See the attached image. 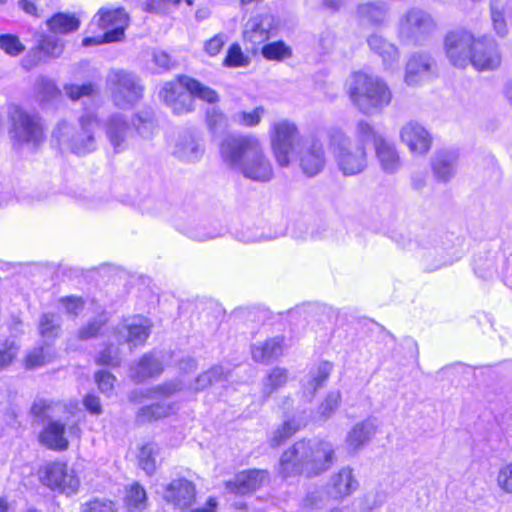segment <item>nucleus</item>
<instances>
[{
	"label": "nucleus",
	"instance_id": "obj_1",
	"mask_svg": "<svg viewBox=\"0 0 512 512\" xmlns=\"http://www.w3.org/2000/svg\"><path fill=\"white\" fill-rule=\"evenodd\" d=\"M443 52L451 66L459 69L471 66L479 73L496 71L503 61L500 46L492 36L478 35L465 27L445 33Z\"/></svg>",
	"mask_w": 512,
	"mask_h": 512
},
{
	"label": "nucleus",
	"instance_id": "obj_2",
	"mask_svg": "<svg viewBox=\"0 0 512 512\" xmlns=\"http://www.w3.org/2000/svg\"><path fill=\"white\" fill-rule=\"evenodd\" d=\"M336 460V449L325 438L312 440L304 437L293 442L280 455L278 473L284 478H314L331 469Z\"/></svg>",
	"mask_w": 512,
	"mask_h": 512
},
{
	"label": "nucleus",
	"instance_id": "obj_3",
	"mask_svg": "<svg viewBox=\"0 0 512 512\" xmlns=\"http://www.w3.org/2000/svg\"><path fill=\"white\" fill-rule=\"evenodd\" d=\"M222 159L232 165L240 164L245 155H253L242 166L245 178L258 182H268L274 176L273 165L265 153L259 138L250 134H229L219 145Z\"/></svg>",
	"mask_w": 512,
	"mask_h": 512
},
{
	"label": "nucleus",
	"instance_id": "obj_4",
	"mask_svg": "<svg viewBox=\"0 0 512 512\" xmlns=\"http://www.w3.org/2000/svg\"><path fill=\"white\" fill-rule=\"evenodd\" d=\"M345 92L354 107L363 114L380 112L393 101V92L388 82L365 69L350 73Z\"/></svg>",
	"mask_w": 512,
	"mask_h": 512
},
{
	"label": "nucleus",
	"instance_id": "obj_5",
	"mask_svg": "<svg viewBox=\"0 0 512 512\" xmlns=\"http://www.w3.org/2000/svg\"><path fill=\"white\" fill-rule=\"evenodd\" d=\"M159 95L175 116L193 113L196 109L195 99L211 105L220 100L215 89L186 74H178L172 81L164 83Z\"/></svg>",
	"mask_w": 512,
	"mask_h": 512
},
{
	"label": "nucleus",
	"instance_id": "obj_6",
	"mask_svg": "<svg viewBox=\"0 0 512 512\" xmlns=\"http://www.w3.org/2000/svg\"><path fill=\"white\" fill-rule=\"evenodd\" d=\"M80 131L74 135L73 128L65 121L58 123L53 138L59 146L71 150L77 155H85L94 151V128L96 126L95 109L92 105L79 119Z\"/></svg>",
	"mask_w": 512,
	"mask_h": 512
},
{
	"label": "nucleus",
	"instance_id": "obj_7",
	"mask_svg": "<svg viewBox=\"0 0 512 512\" xmlns=\"http://www.w3.org/2000/svg\"><path fill=\"white\" fill-rule=\"evenodd\" d=\"M197 497L196 484L183 476L172 479L163 487L164 502L179 512H217L219 503L216 497L210 496L203 506L194 507Z\"/></svg>",
	"mask_w": 512,
	"mask_h": 512
},
{
	"label": "nucleus",
	"instance_id": "obj_8",
	"mask_svg": "<svg viewBox=\"0 0 512 512\" xmlns=\"http://www.w3.org/2000/svg\"><path fill=\"white\" fill-rule=\"evenodd\" d=\"M269 140L273 157L281 168L290 166L294 152L303 143L299 126L288 119L271 125Z\"/></svg>",
	"mask_w": 512,
	"mask_h": 512
},
{
	"label": "nucleus",
	"instance_id": "obj_9",
	"mask_svg": "<svg viewBox=\"0 0 512 512\" xmlns=\"http://www.w3.org/2000/svg\"><path fill=\"white\" fill-rule=\"evenodd\" d=\"M107 86L114 106L119 109H131L144 97L145 87L140 79L124 70L112 71Z\"/></svg>",
	"mask_w": 512,
	"mask_h": 512
},
{
	"label": "nucleus",
	"instance_id": "obj_10",
	"mask_svg": "<svg viewBox=\"0 0 512 512\" xmlns=\"http://www.w3.org/2000/svg\"><path fill=\"white\" fill-rule=\"evenodd\" d=\"M10 137L15 145L37 146L43 140V126L36 114H30L18 106L9 110Z\"/></svg>",
	"mask_w": 512,
	"mask_h": 512
},
{
	"label": "nucleus",
	"instance_id": "obj_11",
	"mask_svg": "<svg viewBox=\"0 0 512 512\" xmlns=\"http://www.w3.org/2000/svg\"><path fill=\"white\" fill-rule=\"evenodd\" d=\"M99 26L103 34L98 36L99 44H110L124 41L131 18L123 7L102 8L98 10Z\"/></svg>",
	"mask_w": 512,
	"mask_h": 512
},
{
	"label": "nucleus",
	"instance_id": "obj_12",
	"mask_svg": "<svg viewBox=\"0 0 512 512\" xmlns=\"http://www.w3.org/2000/svg\"><path fill=\"white\" fill-rule=\"evenodd\" d=\"M42 482L52 490L67 495L77 491L80 481L75 471L63 462H53L45 466Z\"/></svg>",
	"mask_w": 512,
	"mask_h": 512
},
{
	"label": "nucleus",
	"instance_id": "obj_13",
	"mask_svg": "<svg viewBox=\"0 0 512 512\" xmlns=\"http://www.w3.org/2000/svg\"><path fill=\"white\" fill-rule=\"evenodd\" d=\"M335 161L337 168L344 176L358 175L368 167V153L363 143L338 146Z\"/></svg>",
	"mask_w": 512,
	"mask_h": 512
},
{
	"label": "nucleus",
	"instance_id": "obj_14",
	"mask_svg": "<svg viewBox=\"0 0 512 512\" xmlns=\"http://www.w3.org/2000/svg\"><path fill=\"white\" fill-rule=\"evenodd\" d=\"M293 156H295L300 170L307 177L318 175L326 166L325 148L319 140L302 143Z\"/></svg>",
	"mask_w": 512,
	"mask_h": 512
},
{
	"label": "nucleus",
	"instance_id": "obj_15",
	"mask_svg": "<svg viewBox=\"0 0 512 512\" xmlns=\"http://www.w3.org/2000/svg\"><path fill=\"white\" fill-rule=\"evenodd\" d=\"M78 427L67 420H50L40 433V442L49 449L63 451L68 448L69 438L76 436Z\"/></svg>",
	"mask_w": 512,
	"mask_h": 512
},
{
	"label": "nucleus",
	"instance_id": "obj_16",
	"mask_svg": "<svg viewBox=\"0 0 512 512\" xmlns=\"http://www.w3.org/2000/svg\"><path fill=\"white\" fill-rule=\"evenodd\" d=\"M269 480V472L264 469H247L235 474L224 483L226 490L235 495H247L261 489Z\"/></svg>",
	"mask_w": 512,
	"mask_h": 512
},
{
	"label": "nucleus",
	"instance_id": "obj_17",
	"mask_svg": "<svg viewBox=\"0 0 512 512\" xmlns=\"http://www.w3.org/2000/svg\"><path fill=\"white\" fill-rule=\"evenodd\" d=\"M400 139L414 155H426L432 148L433 136L421 124L410 121L400 130Z\"/></svg>",
	"mask_w": 512,
	"mask_h": 512
},
{
	"label": "nucleus",
	"instance_id": "obj_18",
	"mask_svg": "<svg viewBox=\"0 0 512 512\" xmlns=\"http://www.w3.org/2000/svg\"><path fill=\"white\" fill-rule=\"evenodd\" d=\"M434 61L424 53L412 54L405 64L404 82L408 86L421 84L433 73Z\"/></svg>",
	"mask_w": 512,
	"mask_h": 512
},
{
	"label": "nucleus",
	"instance_id": "obj_19",
	"mask_svg": "<svg viewBox=\"0 0 512 512\" xmlns=\"http://www.w3.org/2000/svg\"><path fill=\"white\" fill-rule=\"evenodd\" d=\"M359 483L350 467H342L334 473L327 485V493L333 500L340 501L354 493Z\"/></svg>",
	"mask_w": 512,
	"mask_h": 512
},
{
	"label": "nucleus",
	"instance_id": "obj_20",
	"mask_svg": "<svg viewBox=\"0 0 512 512\" xmlns=\"http://www.w3.org/2000/svg\"><path fill=\"white\" fill-rule=\"evenodd\" d=\"M373 150L375 158L384 172L394 173L401 167V158L397 147L387 137L377 138Z\"/></svg>",
	"mask_w": 512,
	"mask_h": 512
},
{
	"label": "nucleus",
	"instance_id": "obj_21",
	"mask_svg": "<svg viewBox=\"0 0 512 512\" xmlns=\"http://www.w3.org/2000/svg\"><path fill=\"white\" fill-rule=\"evenodd\" d=\"M165 370V365L153 353L143 354L135 363L132 378L137 383L160 377Z\"/></svg>",
	"mask_w": 512,
	"mask_h": 512
},
{
	"label": "nucleus",
	"instance_id": "obj_22",
	"mask_svg": "<svg viewBox=\"0 0 512 512\" xmlns=\"http://www.w3.org/2000/svg\"><path fill=\"white\" fill-rule=\"evenodd\" d=\"M178 407L175 402L158 401L142 406L136 413L138 423H152L176 415Z\"/></svg>",
	"mask_w": 512,
	"mask_h": 512
},
{
	"label": "nucleus",
	"instance_id": "obj_23",
	"mask_svg": "<svg viewBox=\"0 0 512 512\" xmlns=\"http://www.w3.org/2000/svg\"><path fill=\"white\" fill-rule=\"evenodd\" d=\"M270 38V30L264 26L263 17L257 16L252 20L249 29L243 32V40L248 44L251 55H257L263 51V46Z\"/></svg>",
	"mask_w": 512,
	"mask_h": 512
},
{
	"label": "nucleus",
	"instance_id": "obj_24",
	"mask_svg": "<svg viewBox=\"0 0 512 512\" xmlns=\"http://www.w3.org/2000/svg\"><path fill=\"white\" fill-rule=\"evenodd\" d=\"M126 330L125 342L131 347L143 346L151 333L152 323L149 319L136 316L124 326Z\"/></svg>",
	"mask_w": 512,
	"mask_h": 512
},
{
	"label": "nucleus",
	"instance_id": "obj_25",
	"mask_svg": "<svg viewBox=\"0 0 512 512\" xmlns=\"http://www.w3.org/2000/svg\"><path fill=\"white\" fill-rule=\"evenodd\" d=\"M284 339L274 337L266 339L260 345L252 348V358L257 363L268 364L283 354Z\"/></svg>",
	"mask_w": 512,
	"mask_h": 512
},
{
	"label": "nucleus",
	"instance_id": "obj_26",
	"mask_svg": "<svg viewBox=\"0 0 512 512\" xmlns=\"http://www.w3.org/2000/svg\"><path fill=\"white\" fill-rule=\"evenodd\" d=\"M376 430L377 427L368 420L359 422L348 433L347 443L352 449L357 450L371 439Z\"/></svg>",
	"mask_w": 512,
	"mask_h": 512
},
{
	"label": "nucleus",
	"instance_id": "obj_27",
	"mask_svg": "<svg viewBox=\"0 0 512 512\" xmlns=\"http://www.w3.org/2000/svg\"><path fill=\"white\" fill-rule=\"evenodd\" d=\"M128 511H143L147 507L148 496L145 488L139 482H133L125 488L123 499Z\"/></svg>",
	"mask_w": 512,
	"mask_h": 512
},
{
	"label": "nucleus",
	"instance_id": "obj_28",
	"mask_svg": "<svg viewBox=\"0 0 512 512\" xmlns=\"http://www.w3.org/2000/svg\"><path fill=\"white\" fill-rule=\"evenodd\" d=\"M159 453V447L156 443H143L138 450L137 463L147 475L152 476L157 469L156 457Z\"/></svg>",
	"mask_w": 512,
	"mask_h": 512
},
{
	"label": "nucleus",
	"instance_id": "obj_29",
	"mask_svg": "<svg viewBox=\"0 0 512 512\" xmlns=\"http://www.w3.org/2000/svg\"><path fill=\"white\" fill-rule=\"evenodd\" d=\"M250 64L249 53H246L238 42H233L228 46L221 61V65L228 69L248 67Z\"/></svg>",
	"mask_w": 512,
	"mask_h": 512
},
{
	"label": "nucleus",
	"instance_id": "obj_30",
	"mask_svg": "<svg viewBox=\"0 0 512 512\" xmlns=\"http://www.w3.org/2000/svg\"><path fill=\"white\" fill-rule=\"evenodd\" d=\"M49 30L55 34H68L75 32L80 27L79 19L69 13H56L47 21Z\"/></svg>",
	"mask_w": 512,
	"mask_h": 512
},
{
	"label": "nucleus",
	"instance_id": "obj_31",
	"mask_svg": "<svg viewBox=\"0 0 512 512\" xmlns=\"http://www.w3.org/2000/svg\"><path fill=\"white\" fill-rule=\"evenodd\" d=\"M455 158L446 152H437L431 161V168L440 181H448L453 175Z\"/></svg>",
	"mask_w": 512,
	"mask_h": 512
},
{
	"label": "nucleus",
	"instance_id": "obj_32",
	"mask_svg": "<svg viewBox=\"0 0 512 512\" xmlns=\"http://www.w3.org/2000/svg\"><path fill=\"white\" fill-rule=\"evenodd\" d=\"M301 430V425L294 419L283 421L269 439L271 448H278Z\"/></svg>",
	"mask_w": 512,
	"mask_h": 512
},
{
	"label": "nucleus",
	"instance_id": "obj_33",
	"mask_svg": "<svg viewBox=\"0 0 512 512\" xmlns=\"http://www.w3.org/2000/svg\"><path fill=\"white\" fill-rule=\"evenodd\" d=\"M268 61L282 62L292 57V48L283 40L267 42L260 53Z\"/></svg>",
	"mask_w": 512,
	"mask_h": 512
},
{
	"label": "nucleus",
	"instance_id": "obj_34",
	"mask_svg": "<svg viewBox=\"0 0 512 512\" xmlns=\"http://www.w3.org/2000/svg\"><path fill=\"white\" fill-rule=\"evenodd\" d=\"M226 380V375L220 366H212L200 373L194 381V390L200 392L212 385Z\"/></svg>",
	"mask_w": 512,
	"mask_h": 512
},
{
	"label": "nucleus",
	"instance_id": "obj_35",
	"mask_svg": "<svg viewBox=\"0 0 512 512\" xmlns=\"http://www.w3.org/2000/svg\"><path fill=\"white\" fill-rule=\"evenodd\" d=\"M128 129V123L119 117H113L107 122L106 133L115 148L119 147L124 142Z\"/></svg>",
	"mask_w": 512,
	"mask_h": 512
},
{
	"label": "nucleus",
	"instance_id": "obj_36",
	"mask_svg": "<svg viewBox=\"0 0 512 512\" xmlns=\"http://www.w3.org/2000/svg\"><path fill=\"white\" fill-rule=\"evenodd\" d=\"M182 387L180 383L175 381H165L155 385L142 393V397L146 399H166L180 392Z\"/></svg>",
	"mask_w": 512,
	"mask_h": 512
},
{
	"label": "nucleus",
	"instance_id": "obj_37",
	"mask_svg": "<svg viewBox=\"0 0 512 512\" xmlns=\"http://www.w3.org/2000/svg\"><path fill=\"white\" fill-rule=\"evenodd\" d=\"M61 326L60 317L54 313H45L41 316L39 330L42 337L52 339L58 336Z\"/></svg>",
	"mask_w": 512,
	"mask_h": 512
},
{
	"label": "nucleus",
	"instance_id": "obj_38",
	"mask_svg": "<svg viewBox=\"0 0 512 512\" xmlns=\"http://www.w3.org/2000/svg\"><path fill=\"white\" fill-rule=\"evenodd\" d=\"M38 49L47 57L58 58L64 50V42L55 36L46 35L39 41Z\"/></svg>",
	"mask_w": 512,
	"mask_h": 512
},
{
	"label": "nucleus",
	"instance_id": "obj_39",
	"mask_svg": "<svg viewBox=\"0 0 512 512\" xmlns=\"http://www.w3.org/2000/svg\"><path fill=\"white\" fill-rule=\"evenodd\" d=\"M227 35L217 33L203 42L202 50L208 58L218 57L224 50L227 43Z\"/></svg>",
	"mask_w": 512,
	"mask_h": 512
},
{
	"label": "nucleus",
	"instance_id": "obj_40",
	"mask_svg": "<svg viewBox=\"0 0 512 512\" xmlns=\"http://www.w3.org/2000/svg\"><path fill=\"white\" fill-rule=\"evenodd\" d=\"M156 122L149 113H136L132 118V127L142 136L153 135L156 129Z\"/></svg>",
	"mask_w": 512,
	"mask_h": 512
},
{
	"label": "nucleus",
	"instance_id": "obj_41",
	"mask_svg": "<svg viewBox=\"0 0 512 512\" xmlns=\"http://www.w3.org/2000/svg\"><path fill=\"white\" fill-rule=\"evenodd\" d=\"M182 2L183 0H145L143 10L151 14L166 15Z\"/></svg>",
	"mask_w": 512,
	"mask_h": 512
},
{
	"label": "nucleus",
	"instance_id": "obj_42",
	"mask_svg": "<svg viewBox=\"0 0 512 512\" xmlns=\"http://www.w3.org/2000/svg\"><path fill=\"white\" fill-rule=\"evenodd\" d=\"M66 96L72 101H78L88 98L92 102L94 100V86L91 83L87 84H66L64 86Z\"/></svg>",
	"mask_w": 512,
	"mask_h": 512
},
{
	"label": "nucleus",
	"instance_id": "obj_43",
	"mask_svg": "<svg viewBox=\"0 0 512 512\" xmlns=\"http://www.w3.org/2000/svg\"><path fill=\"white\" fill-rule=\"evenodd\" d=\"M51 354L49 352V347H37L31 350L25 359L26 368L34 369L40 366L45 365L50 362Z\"/></svg>",
	"mask_w": 512,
	"mask_h": 512
},
{
	"label": "nucleus",
	"instance_id": "obj_44",
	"mask_svg": "<svg viewBox=\"0 0 512 512\" xmlns=\"http://www.w3.org/2000/svg\"><path fill=\"white\" fill-rule=\"evenodd\" d=\"M19 345L12 339L0 343V369L9 366L16 358Z\"/></svg>",
	"mask_w": 512,
	"mask_h": 512
},
{
	"label": "nucleus",
	"instance_id": "obj_45",
	"mask_svg": "<svg viewBox=\"0 0 512 512\" xmlns=\"http://www.w3.org/2000/svg\"><path fill=\"white\" fill-rule=\"evenodd\" d=\"M265 113L262 106L255 107L251 111H242L238 114L239 123L243 127L252 128L258 126Z\"/></svg>",
	"mask_w": 512,
	"mask_h": 512
},
{
	"label": "nucleus",
	"instance_id": "obj_46",
	"mask_svg": "<svg viewBox=\"0 0 512 512\" xmlns=\"http://www.w3.org/2000/svg\"><path fill=\"white\" fill-rule=\"evenodd\" d=\"M288 381V371L285 368H273L267 375V387L273 392L286 385Z\"/></svg>",
	"mask_w": 512,
	"mask_h": 512
},
{
	"label": "nucleus",
	"instance_id": "obj_47",
	"mask_svg": "<svg viewBox=\"0 0 512 512\" xmlns=\"http://www.w3.org/2000/svg\"><path fill=\"white\" fill-rule=\"evenodd\" d=\"M0 48L11 56H17L24 51L23 44L14 35H1Z\"/></svg>",
	"mask_w": 512,
	"mask_h": 512
},
{
	"label": "nucleus",
	"instance_id": "obj_48",
	"mask_svg": "<svg viewBox=\"0 0 512 512\" xmlns=\"http://www.w3.org/2000/svg\"><path fill=\"white\" fill-rule=\"evenodd\" d=\"M340 403V392L329 393L319 406L320 414L324 417H330L339 408Z\"/></svg>",
	"mask_w": 512,
	"mask_h": 512
},
{
	"label": "nucleus",
	"instance_id": "obj_49",
	"mask_svg": "<svg viewBox=\"0 0 512 512\" xmlns=\"http://www.w3.org/2000/svg\"><path fill=\"white\" fill-rule=\"evenodd\" d=\"M37 88L39 94L41 95L42 101H48L60 94V91L57 88L56 84L50 79H39L37 83Z\"/></svg>",
	"mask_w": 512,
	"mask_h": 512
},
{
	"label": "nucleus",
	"instance_id": "obj_50",
	"mask_svg": "<svg viewBox=\"0 0 512 512\" xmlns=\"http://www.w3.org/2000/svg\"><path fill=\"white\" fill-rule=\"evenodd\" d=\"M357 133L362 141H371L373 146L377 138L385 137L379 134L373 125L364 120H361L357 123Z\"/></svg>",
	"mask_w": 512,
	"mask_h": 512
},
{
	"label": "nucleus",
	"instance_id": "obj_51",
	"mask_svg": "<svg viewBox=\"0 0 512 512\" xmlns=\"http://www.w3.org/2000/svg\"><path fill=\"white\" fill-rule=\"evenodd\" d=\"M497 483L502 490L512 493V462L501 467L497 476Z\"/></svg>",
	"mask_w": 512,
	"mask_h": 512
},
{
	"label": "nucleus",
	"instance_id": "obj_52",
	"mask_svg": "<svg viewBox=\"0 0 512 512\" xmlns=\"http://www.w3.org/2000/svg\"><path fill=\"white\" fill-rule=\"evenodd\" d=\"M98 362L105 366H111V367L118 366L120 363L118 349L114 346H106L100 352V356L98 357Z\"/></svg>",
	"mask_w": 512,
	"mask_h": 512
},
{
	"label": "nucleus",
	"instance_id": "obj_53",
	"mask_svg": "<svg viewBox=\"0 0 512 512\" xmlns=\"http://www.w3.org/2000/svg\"><path fill=\"white\" fill-rule=\"evenodd\" d=\"M116 378L107 371H98V390L107 395L111 394L116 386Z\"/></svg>",
	"mask_w": 512,
	"mask_h": 512
},
{
	"label": "nucleus",
	"instance_id": "obj_54",
	"mask_svg": "<svg viewBox=\"0 0 512 512\" xmlns=\"http://www.w3.org/2000/svg\"><path fill=\"white\" fill-rule=\"evenodd\" d=\"M225 121L223 112L217 109H210L205 114V123L210 131L217 130Z\"/></svg>",
	"mask_w": 512,
	"mask_h": 512
},
{
	"label": "nucleus",
	"instance_id": "obj_55",
	"mask_svg": "<svg viewBox=\"0 0 512 512\" xmlns=\"http://www.w3.org/2000/svg\"><path fill=\"white\" fill-rule=\"evenodd\" d=\"M53 0H19L21 8L30 15L38 16V10L49 6Z\"/></svg>",
	"mask_w": 512,
	"mask_h": 512
},
{
	"label": "nucleus",
	"instance_id": "obj_56",
	"mask_svg": "<svg viewBox=\"0 0 512 512\" xmlns=\"http://www.w3.org/2000/svg\"><path fill=\"white\" fill-rule=\"evenodd\" d=\"M332 370V364L329 362H323L318 367L317 375L313 378L312 384L314 390L319 389L330 376Z\"/></svg>",
	"mask_w": 512,
	"mask_h": 512
},
{
	"label": "nucleus",
	"instance_id": "obj_57",
	"mask_svg": "<svg viewBox=\"0 0 512 512\" xmlns=\"http://www.w3.org/2000/svg\"><path fill=\"white\" fill-rule=\"evenodd\" d=\"M493 28L499 35L507 32L506 20L502 11L493 10L491 13Z\"/></svg>",
	"mask_w": 512,
	"mask_h": 512
},
{
	"label": "nucleus",
	"instance_id": "obj_58",
	"mask_svg": "<svg viewBox=\"0 0 512 512\" xmlns=\"http://www.w3.org/2000/svg\"><path fill=\"white\" fill-rule=\"evenodd\" d=\"M67 313L77 315L83 308V302L80 298L67 297L61 300Z\"/></svg>",
	"mask_w": 512,
	"mask_h": 512
},
{
	"label": "nucleus",
	"instance_id": "obj_59",
	"mask_svg": "<svg viewBox=\"0 0 512 512\" xmlns=\"http://www.w3.org/2000/svg\"><path fill=\"white\" fill-rule=\"evenodd\" d=\"M52 406V402L46 399H37L34 401L31 411L36 416L45 415Z\"/></svg>",
	"mask_w": 512,
	"mask_h": 512
},
{
	"label": "nucleus",
	"instance_id": "obj_60",
	"mask_svg": "<svg viewBox=\"0 0 512 512\" xmlns=\"http://www.w3.org/2000/svg\"><path fill=\"white\" fill-rule=\"evenodd\" d=\"M96 335V322L91 320L87 325L83 326L78 333L81 340H88Z\"/></svg>",
	"mask_w": 512,
	"mask_h": 512
},
{
	"label": "nucleus",
	"instance_id": "obj_61",
	"mask_svg": "<svg viewBox=\"0 0 512 512\" xmlns=\"http://www.w3.org/2000/svg\"><path fill=\"white\" fill-rule=\"evenodd\" d=\"M83 405L87 411L91 414L96 413V396L93 393H89L85 396L83 400Z\"/></svg>",
	"mask_w": 512,
	"mask_h": 512
},
{
	"label": "nucleus",
	"instance_id": "obj_62",
	"mask_svg": "<svg viewBox=\"0 0 512 512\" xmlns=\"http://www.w3.org/2000/svg\"><path fill=\"white\" fill-rule=\"evenodd\" d=\"M363 13L365 14V16L370 17V21L372 23H379L380 22V20H376V19L372 18V16L374 14H379V15L382 14V10L379 7H376V6L372 5V4H368V5L363 7Z\"/></svg>",
	"mask_w": 512,
	"mask_h": 512
},
{
	"label": "nucleus",
	"instance_id": "obj_63",
	"mask_svg": "<svg viewBox=\"0 0 512 512\" xmlns=\"http://www.w3.org/2000/svg\"><path fill=\"white\" fill-rule=\"evenodd\" d=\"M98 512H117L115 503L112 501L98 503Z\"/></svg>",
	"mask_w": 512,
	"mask_h": 512
},
{
	"label": "nucleus",
	"instance_id": "obj_64",
	"mask_svg": "<svg viewBox=\"0 0 512 512\" xmlns=\"http://www.w3.org/2000/svg\"><path fill=\"white\" fill-rule=\"evenodd\" d=\"M11 197L9 193L0 192V208L9 204Z\"/></svg>",
	"mask_w": 512,
	"mask_h": 512
}]
</instances>
